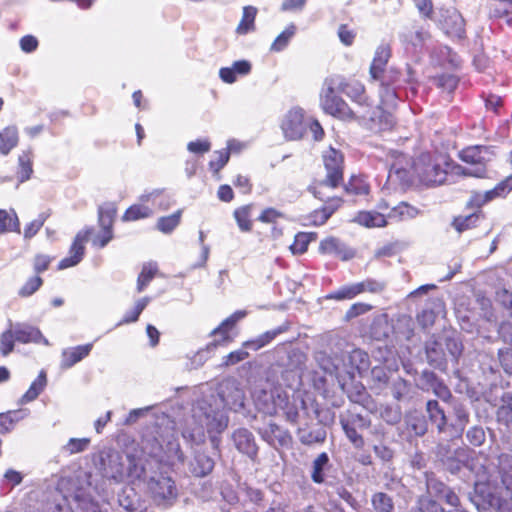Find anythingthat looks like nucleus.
<instances>
[{
    "label": "nucleus",
    "mask_w": 512,
    "mask_h": 512,
    "mask_svg": "<svg viewBox=\"0 0 512 512\" xmlns=\"http://www.w3.org/2000/svg\"><path fill=\"white\" fill-rule=\"evenodd\" d=\"M448 159V153H442L437 150L424 151L418 154L410 163V168L398 163H393L390 172L397 175L407 173L416 178L420 183L426 186H435L444 183V167Z\"/></svg>",
    "instance_id": "nucleus-1"
},
{
    "label": "nucleus",
    "mask_w": 512,
    "mask_h": 512,
    "mask_svg": "<svg viewBox=\"0 0 512 512\" xmlns=\"http://www.w3.org/2000/svg\"><path fill=\"white\" fill-rule=\"evenodd\" d=\"M321 160L325 177L314 180L307 189L318 200H324L329 191L343 184L345 172V157L340 150L330 146L322 152Z\"/></svg>",
    "instance_id": "nucleus-2"
},
{
    "label": "nucleus",
    "mask_w": 512,
    "mask_h": 512,
    "mask_svg": "<svg viewBox=\"0 0 512 512\" xmlns=\"http://www.w3.org/2000/svg\"><path fill=\"white\" fill-rule=\"evenodd\" d=\"M20 344H48L47 338L41 330L27 323L9 321L8 327L0 334V354L4 357L14 351L15 343Z\"/></svg>",
    "instance_id": "nucleus-3"
},
{
    "label": "nucleus",
    "mask_w": 512,
    "mask_h": 512,
    "mask_svg": "<svg viewBox=\"0 0 512 512\" xmlns=\"http://www.w3.org/2000/svg\"><path fill=\"white\" fill-rule=\"evenodd\" d=\"M458 159L470 168L472 178L488 177L489 164L497 156V148L493 145H468L458 152Z\"/></svg>",
    "instance_id": "nucleus-4"
},
{
    "label": "nucleus",
    "mask_w": 512,
    "mask_h": 512,
    "mask_svg": "<svg viewBox=\"0 0 512 512\" xmlns=\"http://www.w3.org/2000/svg\"><path fill=\"white\" fill-rule=\"evenodd\" d=\"M390 57L391 48L389 45L378 46L369 68V74L373 80L380 82L382 87L381 97L393 100L396 97V93L391 88V85L397 80L399 72H395L389 77L386 76V66Z\"/></svg>",
    "instance_id": "nucleus-5"
},
{
    "label": "nucleus",
    "mask_w": 512,
    "mask_h": 512,
    "mask_svg": "<svg viewBox=\"0 0 512 512\" xmlns=\"http://www.w3.org/2000/svg\"><path fill=\"white\" fill-rule=\"evenodd\" d=\"M147 493L157 506L169 507L177 500L178 488L171 476L159 473L148 479Z\"/></svg>",
    "instance_id": "nucleus-6"
},
{
    "label": "nucleus",
    "mask_w": 512,
    "mask_h": 512,
    "mask_svg": "<svg viewBox=\"0 0 512 512\" xmlns=\"http://www.w3.org/2000/svg\"><path fill=\"white\" fill-rule=\"evenodd\" d=\"M320 105L326 114L340 120L353 121L357 119L354 111L336 94L333 86H328L322 91L320 94Z\"/></svg>",
    "instance_id": "nucleus-7"
},
{
    "label": "nucleus",
    "mask_w": 512,
    "mask_h": 512,
    "mask_svg": "<svg viewBox=\"0 0 512 512\" xmlns=\"http://www.w3.org/2000/svg\"><path fill=\"white\" fill-rule=\"evenodd\" d=\"M93 227H85L77 232L69 247L68 256L62 258L58 264V270H66L77 266L86 255V244L93 234Z\"/></svg>",
    "instance_id": "nucleus-8"
},
{
    "label": "nucleus",
    "mask_w": 512,
    "mask_h": 512,
    "mask_svg": "<svg viewBox=\"0 0 512 512\" xmlns=\"http://www.w3.org/2000/svg\"><path fill=\"white\" fill-rule=\"evenodd\" d=\"M152 457L158 463L168 467L184 464L186 459L180 442L175 435H171L164 439L163 444H160L158 451L152 453Z\"/></svg>",
    "instance_id": "nucleus-9"
},
{
    "label": "nucleus",
    "mask_w": 512,
    "mask_h": 512,
    "mask_svg": "<svg viewBox=\"0 0 512 512\" xmlns=\"http://www.w3.org/2000/svg\"><path fill=\"white\" fill-rule=\"evenodd\" d=\"M282 131L288 140H300L307 130L305 113L301 108H293L287 112L282 124Z\"/></svg>",
    "instance_id": "nucleus-10"
},
{
    "label": "nucleus",
    "mask_w": 512,
    "mask_h": 512,
    "mask_svg": "<svg viewBox=\"0 0 512 512\" xmlns=\"http://www.w3.org/2000/svg\"><path fill=\"white\" fill-rule=\"evenodd\" d=\"M323 201L324 204L321 207L314 209L306 216L308 225L315 227L324 225L344 204V199L341 196L329 197L328 194Z\"/></svg>",
    "instance_id": "nucleus-11"
},
{
    "label": "nucleus",
    "mask_w": 512,
    "mask_h": 512,
    "mask_svg": "<svg viewBox=\"0 0 512 512\" xmlns=\"http://www.w3.org/2000/svg\"><path fill=\"white\" fill-rule=\"evenodd\" d=\"M261 438L275 449L289 448L292 446L293 437L291 433L275 422H270L266 427L258 431Z\"/></svg>",
    "instance_id": "nucleus-12"
},
{
    "label": "nucleus",
    "mask_w": 512,
    "mask_h": 512,
    "mask_svg": "<svg viewBox=\"0 0 512 512\" xmlns=\"http://www.w3.org/2000/svg\"><path fill=\"white\" fill-rule=\"evenodd\" d=\"M338 89L362 108L372 107V101L366 94L365 86L355 78L343 79Z\"/></svg>",
    "instance_id": "nucleus-13"
},
{
    "label": "nucleus",
    "mask_w": 512,
    "mask_h": 512,
    "mask_svg": "<svg viewBox=\"0 0 512 512\" xmlns=\"http://www.w3.org/2000/svg\"><path fill=\"white\" fill-rule=\"evenodd\" d=\"M362 118L370 121L371 128L378 131L390 130L395 123L393 115L381 105L372 104V107H366Z\"/></svg>",
    "instance_id": "nucleus-14"
},
{
    "label": "nucleus",
    "mask_w": 512,
    "mask_h": 512,
    "mask_svg": "<svg viewBox=\"0 0 512 512\" xmlns=\"http://www.w3.org/2000/svg\"><path fill=\"white\" fill-rule=\"evenodd\" d=\"M318 249L321 254L333 256L342 261H348L355 255L352 249L348 248L339 238L334 236L322 239Z\"/></svg>",
    "instance_id": "nucleus-15"
},
{
    "label": "nucleus",
    "mask_w": 512,
    "mask_h": 512,
    "mask_svg": "<svg viewBox=\"0 0 512 512\" xmlns=\"http://www.w3.org/2000/svg\"><path fill=\"white\" fill-rule=\"evenodd\" d=\"M245 311H236L223 320L215 329L212 330L211 335L219 336L216 338L211 345L214 347L224 346L233 341V337L230 335L231 330L235 327L236 323L245 317Z\"/></svg>",
    "instance_id": "nucleus-16"
},
{
    "label": "nucleus",
    "mask_w": 512,
    "mask_h": 512,
    "mask_svg": "<svg viewBox=\"0 0 512 512\" xmlns=\"http://www.w3.org/2000/svg\"><path fill=\"white\" fill-rule=\"evenodd\" d=\"M233 440L239 452L246 454L252 460L257 458L258 446L251 431L239 428L233 433Z\"/></svg>",
    "instance_id": "nucleus-17"
},
{
    "label": "nucleus",
    "mask_w": 512,
    "mask_h": 512,
    "mask_svg": "<svg viewBox=\"0 0 512 512\" xmlns=\"http://www.w3.org/2000/svg\"><path fill=\"white\" fill-rule=\"evenodd\" d=\"M421 379L433 391V393L442 401L450 402L453 395L449 387L440 379L436 373L430 370H424L421 373Z\"/></svg>",
    "instance_id": "nucleus-18"
},
{
    "label": "nucleus",
    "mask_w": 512,
    "mask_h": 512,
    "mask_svg": "<svg viewBox=\"0 0 512 512\" xmlns=\"http://www.w3.org/2000/svg\"><path fill=\"white\" fill-rule=\"evenodd\" d=\"M425 353L428 363L436 369L446 371L447 361L441 342L432 338L425 344Z\"/></svg>",
    "instance_id": "nucleus-19"
},
{
    "label": "nucleus",
    "mask_w": 512,
    "mask_h": 512,
    "mask_svg": "<svg viewBox=\"0 0 512 512\" xmlns=\"http://www.w3.org/2000/svg\"><path fill=\"white\" fill-rule=\"evenodd\" d=\"M93 348L92 343L64 349L61 353V368L69 369L86 358Z\"/></svg>",
    "instance_id": "nucleus-20"
},
{
    "label": "nucleus",
    "mask_w": 512,
    "mask_h": 512,
    "mask_svg": "<svg viewBox=\"0 0 512 512\" xmlns=\"http://www.w3.org/2000/svg\"><path fill=\"white\" fill-rule=\"evenodd\" d=\"M278 411H281L286 421L291 424H297L299 419V410L297 405L294 402L289 400V397L286 393L277 394V397L274 399V413L277 414Z\"/></svg>",
    "instance_id": "nucleus-21"
},
{
    "label": "nucleus",
    "mask_w": 512,
    "mask_h": 512,
    "mask_svg": "<svg viewBox=\"0 0 512 512\" xmlns=\"http://www.w3.org/2000/svg\"><path fill=\"white\" fill-rule=\"evenodd\" d=\"M485 219V213L483 211H473L468 215H458L453 217L451 226L458 233L475 229L480 225V222Z\"/></svg>",
    "instance_id": "nucleus-22"
},
{
    "label": "nucleus",
    "mask_w": 512,
    "mask_h": 512,
    "mask_svg": "<svg viewBox=\"0 0 512 512\" xmlns=\"http://www.w3.org/2000/svg\"><path fill=\"white\" fill-rule=\"evenodd\" d=\"M355 221L366 228H383L389 224L388 216L375 210H362L355 216Z\"/></svg>",
    "instance_id": "nucleus-23"
},
{
    "label": "nucleus",
    "mask_w": 512,
    "mask_h": 512,
    "mask_svg": "<svg viewBox=\"0 0 512 512\" xmlns=\"http://www.w3.org/2000/svg\"><path fill=\"white\" fill-rule=\"evenodd\" d=\"M426 412L430 423L436 426L438 433H443L447 430V417L437 400L427 401Z\"/></svg>",
    "instance_id": "nucleus-24"
},
{
    "label": "nucleus",
    "mask_w": 512,
    "mask_h": 512,
    "mask_svg": "<svg viewBox=\"0 0 512 512\" xmlns=\"http://www.w3.org/2000/svg\"><path fill=\"white\" fill-rule=\"evenodd\" d=\"M284 218V213L273 207H267L261 211L257 220L271 224L270 236L272 239H278L283 235V229L277 226L278 220Z\"/></svg>",
    "instance_id": "nucleus-25"
},
{
    "label": "nucleus",
    "mask_w": 512,
    "mask_h": 512,
    "mask_svg": "<svg viewBox=\"0 0 512 512\" xmlns=\"http://www.w3.org/2000/svg\"><path fill=\"white\" fill-rule=\"evenodd\" d=\"M214 460L204 452H198L190 464V472L195 477H205L214 469Z\"/></svg>",
    "instance_id": "nucleus-26"
},
{
    "label": "nucleus",
    "mask_w": 512,
    "mask_h": 512,
    "mask_svg": "<svg viewBox=\"0 0 512 512\" xmlns=\"http://www.w3.org/2000/svg\"><path fill=\"white\" fill-rule=\"evenodd\" d=\"M419 214V209L406 201H401L392 207L388 212V221L402 222L415 218Z\"/></svg>",
    "instance_id": "nucleus-27"
},
{
    "label": "nucleus",
    "mask_w": 512,
    "mask_h": 512,
    "mask_svg": "<svg viewBox=\"0 0 512 512\" xmlns=\"http://www.w3.org/2000/svg\"><path fill=\"white\" fill-rule=\"evenodd\" d=\"M19 143V132L16 125H9L0 131V154L8 155Z\"/></svg>",
    "instance_id": "nucleus-28"
},
{
    "label": "nucleus",
    "mask_w": 512,
    "mask_h": 512,
    "mask_svg": "<svg viewBox=\"0 0 512 512\" xmlns=\"http://www.w3.org/2000/svg\"><path fill=\"white\" fill-rule=\"evenodd\" d=\"M348 195L366 196L370 193V185L362 175H351L346 183L341 185Z\"/></svg>",
    "instance_id": "nucleus-29"
},
{
    "label": "nucleus",
    "mask_w": 512,
    "mask_h": 512,
    "mask_svg": "<svg viewBox=\"0 0 512 512\" xmlns=\"http://www.w3.org/2000/svg\"><path fill=\"white\" fill-rule=\"evenodd\" d=\"M257 12L258 10L254 6L243 7L241 20L235 30L238 35H246L256 30L255 20Z\"/></svg>",
    "instance_id": "nucleus-30"
},
{
    "label": "nucleus",
    "mask_w": 512,
    "mask_h": 512,
    "mask_svg": "<svg viewBox=\"0 0 512 512\" xmlns=\"http://www.w3.org/2000/svg\"><path fill=\"white\" fill-rule=\"evenodd\" d=\"M33 151L27 149L18 156L17 177L20 182H25L31 178L33 174Z\"/></svg>",
    "instance_id": "nucleus-31"
},
{
    "label": "nucleus",
    "mask_w": 512,
    "mask_h": 512,
    "mask_svg": "<svg viewBox=\"0 0 512 512\" xmlns=\"http://www.w3.org/2000/svg\"><path fill=\"white\" fill-rule=\"evenodd\" d=\"M25 410H9L0 413V434H8L15 425L26 417Z\"/></svg>",
    "instance_id": "nucleus-32"
},
{
    "label": "nucleus",
    "mask_w": 512,
    "mask_h": 512,
    "mask_svg": "<svg viewBox=\"0 0 512 512\" xmlns=\"http://www.w3.org/2000/svg\"><path fill=\"white\" fill-rule=\"evenodd\" d=\"M253 204H246L236 208L233 212L234 219L242 232H250L253 228L252 210Z\"/></svg>",
    "instance_id": "nucleus-33"
},
{
    "label": "nucleus",
    "mask_w": 512,
    "mask_h": 512,
    "mask_svg": "<svg viewBox=\"0 0 512 512\" xmlns=\"http://www.w3.org/2000/svg\"><path fill=\"white\" fill-rule=\"evenodd\" d=\"M317 238L316 232H298L289 250L293 255H302L307 252L309 244Z\"/></svg>",
    "instance_id": "nucleus-34"
},
{
    "label": "nucleus",
    "mask_w": 512,
    "mask_h": 512,
    "mask_svg": "<svg viewBox=\"0 0 512 512\" xmlns=\"http://www.w3.org/2000/svg\"><path fill=\"white\" fill-rule=\"evenodd\" d=\"M442 27L450 36L461 37L465 33L464 20L458 13L447 15L442 22Z\"/></svg>",
    "instance_id": "nucleus-35"
},
{
    "label": "nucleus",
    "mask_w": 512,
    "mask_h": 512,
    "mask_svg": "<svg viewBox=\"0 0 512 512\" xmlns=\"http://www.w3.org/2000/svg\"><path fill=\"white\" fill-rule=\"evenodd\" d=\"M512 191V174L498 182L492 189L483 193L486 203L496 199L504 198Z\"/></svg>",
    "instance_id": "nucleus-36"
},
{
    "label": "nucleus",
    "mask_w": 512,
    "mask_h": 512,
    "mask_svg": "<svg viewBox=\"0 0 512 512\" xmlns=\"http://www.w3.org/2000/svg\"><path fill=\"white\" fill-rule=\"evenodd\" d=\"M361 294L359 283H352L341 286L337 290H334L326 295L327 300L344 301L351 300Z\"/></svg>",
    "instance_id": "nucleus-37"
},
{
    "label": "nucleus",
    "mask_w": 512,
    "mask_h": 512,
    "mask_svg": "<svg viewBox=\"0 0 512 512\" xmlns=\"http://www.w3.org/2000/svg\"><path fill=\"white\" fill-rule=\"evenodd\" d=\"M282 332H284V329L280 327L274 330L266 331L255 339L245 341L243 346L257 351L271 343Z\"/></svg>",
    "instance_id": "nucleus-38"
},
{
    "label": "nucleus",
    "mask_w": 512,
    "mask_h": 512,
    "mask_svg": "<svg viewBox=\"0 0 512 512\" xmlns=\"http://www.w3.org/2000/svg\"><path fill=\"white\" fill-rule=\"evenodd\" d=\"M117 206L114 202H106L98 208V223L101 227L113 228L117 216Z\"/></svg>",
    "instance_id": "nucleus-39"
},
{
    "label": "nucleus",
    "mask_w": 512,
    "mask_h": 512,
    "mask_svg": "<svg viewBox=\"0 0 512 512\" xmlns=\"http://www.w3.org/2000/svg\"><path fill=\"white\" fill-rule=\"evenodd\" d=\"M6 232H20V222L14 211L0 209V234Z\"/></svg>",
    "instance_id": "nucleus-40"
},
{
    "label": "nucleus",
    "mask_w": 512,
    "mask_h": 512,
    "mask_svg": "<svg viewBox=\"0 0 512 512\" xmlns=\"http://www.w3.org/2000/svg\"><path fill=\"white\" fill-rule=\"evenodd\" d=\"M157 272L158 267L155 263H146L142 266L141 272L137 277L136 289L138 293L142 292L150 284Z\"/></svg>",
    "instance_id": "nucleus-41"
},
{
    "label": "nucleus",
    "mask_w": 512,
    "mask_h": 512,
    "mask_svg": "<svg viewBox=\"0 0 512 512\" xmlns=\"http://www.w3.org/2000/svg\"><path fill=\"white\" fill-rule=\"evenodd\" d=\"M152 215V209L142 204H133L122 215V221L131 222L148 218Z\"/></svg>",
    "instance_id": "nucleus-42"
},
{
    "label": "nucleus",
    "mask_w": 512,
    "mask_h": 512,
    "mask_svg": "<svg viewBox=\"0 0 512 512\" xmlns=\"http://www.w3.org/2000/svg\"><path fill=\"white\" fill-rule=\"evenodd\" d=\"M215 158L208 163L209 169L216 179H220L221 170L227 165L230 159L229 150L220 149L214 152Z\"/></svg>",
    "instance_id": "nucleus-43"
},
{
    "label": "nucleus",
    "mask_w": 512,
    "mask_h": 512,
    "mask_svg": "<svg viewBox=\"0 0 512 512\" xmlns=\"http://www.w3.org/2000/svg\"><path fill=\"white\" fill-rule=\"evenodd\" d=\"M182 212L179 209L171 215L160 217L156 224L157 229L165 234L171 233L180 224Z\"/></svg>",
    "instance_id": "nucleus-44"
},
{
    "label": "nucleus",
    "mask_w": 512,
    "mask_h": 512,
    "mask_svg": "<svg viewBox=\"0 0 512 512\" xmlns=\"http://www.w3.org/2000/svg\"><path fill=\"white\" fill-rule=\"evenodd\" d=\"M44 284V279L37 274L29 277L18 290V296L28 298L35 294Z\"/></svg>",
    "instance_id": "nucleus-45"
},
{
    "label": "nucleus",
    "mask_w": 512,
    "mask_h": 512,
    "mask_svg": "<svg viewBox=\"0 0 512 512\" xmlns=\"http://www.w3.org/2000/svg\"><path fill=\"white\" fill-rule=\"evenodd\" d=\"M472 172L470 168L464 167L461 164L455 162L451 156L448 154V159L445 162L444 167V182L447 179L448 175L455 176V177H471L472 178Z\"/></svg>",
    "instance_id": "nucleus-46"
},
{
    "label": "nucleus",
    "mask_w": 512,
    "mask_h": 512,
    "mask_svg": "<svg viewBox=\"0 0 512 512\" xmlns=\"http://www.w3.org/2000/svg\"><path fill=\"white\" fill-rule=\"evenodd\" d=\"M46 384H47L46 373L41 371L38 374V376L36 377V379L31 383L29 389L23 395V399L26 402L33 401L44 390Z\"/></svg>",
    "instance_id": "nucleus-47"
},
{
    "label": "nucleus",
    "mask_w": 512,
    "mask_h": 512,
    "mask_svg": "<svg viewBox=\"0 0 512 512\" xmlns=\"http://www.w3.org/2000/svg\"><path fill=\"white\" fill-rule=\"evenodd\" d=\"M329 457L326 452L320 453L313 461L311 479L314 483L321 484L325 480L324 467L328 464Z\"/></svg>",
    "instance_id": "nucleus-48"
},
{
    "label": "nucleus",
    "mask_w": 512,
    "mask_h": 512,
    "mask_svg": "<svg viewBox=\"0 0 512 512\" xmlns=\"http://www.w3.org/2000/svg\"><path fill=\"white\" fill-rule=\"evenodd\" d=\"M149 301H150L149 297H143V298L139 299L135 303L134 308L131 311L127 312L123 316V318L118 322L117 326L126 325V324H130V323H134V322L138 321L141 313L146 308Z\"/></svg>",
    "instance_id": "nucleus-49"
},
{
    "label": "nucleus",
    "mask_w": 512,
    "mask_h": 512,
    "mask_svg": "<svg viewBox=\"0 0 512 512\" xmlns=\"http://www.w3.org/2000/svg\"><path fill=\"white\" fill-rule=\"evenodd\" d=\"M296 27L290 24L282 31L271 44L270 50L275 52L282 51L289 43L290 39L294 36Z\"/></svg>",
    "instance_id": "nucleus-50"
},
{
    "label": "nucleus",
    "mask_w": 512,
    "mask_h": 512,
    "mask_svg": "<svg viewBox=\"0 0 512 512\" xmlns=\"http://www.w3.org/2000/svg\"><path fill=\"white\" fill-rule=\"evenodd\" d=\"M351 365L359 372L365 371L370 366L369 356L361 349H354L349 355Z\"/></svg>",
    "instance_id": "nucleus-51"
},
{
    "label": "nucleus",
    "mask_w": 512,
    "mask_h": 512,
    "mask_svg": "<svg viewBox=\"0 0 512 512\" xmlns=\"http://www.w3.org/2000/svg\"><path fill=\"white\" fill-rule=\"evenodd\" d=\"M372 505L377 512H392L394 508L392 498L383 492L372 496Z\"/></svg>",
    "instance_id": "nucleus-52"
},
{
    "label": "nucleus",
    "mask_w": 512,
    "mask_h": 512,
    "mask_svg": "<svg viewBox=\"0 0 512 512\" xmlns=\"http://www.w3.org/2000/svg\"><path fill=\"white\" fill-rule=\"evenodd\" d=\"M49 216V213L43 212L40 213L36 219L28 223L24 228V238L31 239L32 237H34L43 227L44 223L49 218Z\"/></svg>",
    "instance_id": "nucleus-53"
},
{
    "label": "nucleus",
    "mask_w": 512,
    "mask_h": 512,
    "mask_svg": "<svg viewBox=\"0 0 512 512\" xmlns=\"http://www.w3.org/2000/svg\"><path fill=\"white\" fill-rule=\"evenodd\" d=\"M359 283L361 294L370 293V294H380L386 288V283L381 280H377L374 278H366Z\"/></svg>",
    "instance_id": "nucleus-54"
},
{
    "label": "nucleus",
    "mask_w": 512,
    "mask_h": 512,
    "mask_svg": "<svg viewBox=\"0 0 512 512\" xmlns=\"http://www.w3.org/2000/svg\"><path fill=\"white\" fill-rule=\"evenodd\" d=\"M342 428L345 432V435L350 440V442L357 449H362L365 445L364 438L361 434H359L354 425L350 424L349 421H341Z\"/></svg>",
    "instance_id": "nucleus-55"
},
{
    "label": "nucleus",
    "mask_w": 512,
    "mask_h": 512,
    "mask_svg": "<svg viewBox=\"0 0 512 512\" xmlns=\"http://www.w3.org/2000/svg\"><path fill=\"white\" fill-rule=\"evenodd\" d=\"M53 260H54L53 256L43 254V253L35 254L33 257V260H32V267H33L34 274L41 276V273L47 271L50 268Z\"/></svg>",
    "instance_id": "nucleus-56"
},
{
    "label": "nucleus",
    "mask_w": 512,
    "mask_h": 512,
    "mask_svg": "<svg viewBox=\"0 0 512 512\" xmlns=\"http://www.w3.org/2000/svg\"><path fill=\"white\" fill-rule=\"evenodd\" d=\"M299 440L304 445L320 444L326 440V431L324 429L312 430L299 436Z\"/></svg>",
    "instance_id": "nucleus-57"
},
{
    "label": "nucleus",
    "mask_w": 512,
    "mask_h": 512,
    "mask_svg": "<svg viewBox=\"0 0 512 512\" xmlns=\"http://www.w3.org/2000/svg\"><path fill=\"white\" fill-rule=\"evenodd\" d=\"M184 439L194 443L200 444L205 442V431L201 425H196L193 428H186L182 431Z\"/></svg>",
    "instance_id": "nucleus-58"
},
{
    "label": "nucleus",
    "mask_w": 512,
    "mask_h": 512,
    "mask_svg": "<svg viewBox=\"0 0 512 512\" xmlns=\"http://www.w3.org/2000/svg\"><path fill=\"white\" fill-rule=\"evenodd\" d=\"M427 489L433 496L442 498L450 488L445 483L436 478H428Z\"/></svg>",
    "instance_id": "nucleus-59"
},
{
    "label": "nucleus",
    "mask_w": 512,
    "mask_h": 512,
    "mask_svg": "<svg viewBox=\"0 0 512 512\" xmlns=\"http://www.w3.org/2000/svg\"><path fill=\"white\" fill-rule=\"evenodd\" d=\"M233 185L245 195H248L253 190V183L248 175L238 174L233 180Z\"/></svg>",
    "instance_id": "nucleus-60"
},
{
    "label": "nucleus",
    "mask_w": 512,
    "mask_h": 512,
    "mask_svg": "<svg viewBox=\"0 0 512 512\" xmlns=\"http://www.w3.org/2000/svg\"><path fill=\"white\" fill-rule=\"evenodd\" d=\"M114 238L113 228L101 227V232L93 239L92 243L97 248H104Z\"/></svg>",
    "instance_id": "nucleus-61"
},
{
    "label": "nucleus",
    "mask_w": 512,
    "mask_h": 512,
    "mask_svg": "<svg viewBox=\"0 0 512 512\" xmlns=\"http://www.w3.org/2000/svg\"><path fill=\"white\" fill-rule=\"evenodd\" d=\"M372 305L364 302L352 304L346 311V319L351 320L372 310Z\"/></svg>",
    "instance_id": "nucleus-62"
},
{
    "label": "nucleus",
    "mask_w": 512,
    "mask_h": 512,
    "mask_svg": "<svg viewBox=\"0 0 512 512\" xmlns=\"http://www.w3.org/2000/svg\"><path fill=\"white\" fill-rule=\"evenodd\" d=\"M187 149L191 153L203 155L210 151L211 142L208 139H197L195 141H190L187 144Z\"/></svg>",
    "instance_id": "nucleus-63"
},
{
    "label": "nucleus",
    "mask_w": 512,
    "mask_h": 512,
    "mask_svg": "<svg viewBox=\"0 0 512 512\" xmlns=\"http://www.w3.org/2000/svg\"><path fill=\"white\" fill-rule=\"evenodd\" d=\"M417 7L420 15L425 19H432L434 15V5L432 0H412Z\"/></svg>",
    "instance_id": "nucleus-64"
}]
</instances>
